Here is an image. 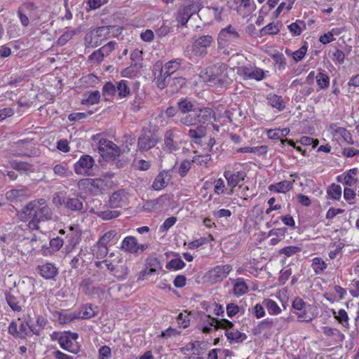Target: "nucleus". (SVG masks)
<instances>
[{"label":"nucleus","mask_w":359,"mask_h":359,"mask_svg":"<svg viewBox=\"0 0 359 359\" xmlns=\"http://www.w3.org/2000/svg\"><path fill=\"white\" fill-rule=\"evenodd\" d=\"M8 332L10 334L16 339H25L27 337L32 334V324L28 321H22L19 327L15 321H12L8 327Z\"/></svg>","instance_id":"1a4fd4ad"},{"label":"nucleus","mask_w":359,"mask_h":359,"mask_svg":"<svg viewBox=\"0 0 359 359\" xmlns=\"http://www.w3.org/2000/svg\"><path fill=\"white\" fill-rule=\"evenodd\" d=\"M119 239L118 233L115 230H109L104 233L98 240V243L103 244L106 246L108 244H114Z\"/></svg>","instance_id":"2f4dec72"},{"label":"nucleus","mask_w":359,"mask_h":359,"mask_svg":"<svg viewBox=\"0 0 359 359\" xmlns=\"http://www.w3.org/2000/svg\"><path fill=\"white\" fill-rule=\"evenodd\" d=\"M93 140H98L99 154L106 161H114L120 156L121 150L113 142L106 138H102L99 134L93 136Z\"/></svg>","instance_id":"20e7f679"},{"label":"nucleus","mask_w":359,"mask_h":359,"mask_svg":"<svg viewBox=\"0 0 359 359\" xmlns=\"http://www.w3.org/2000/svg\"><path fill=\"white\" fill-rule=\"evenodd\" d=\"M210 320V324L214 325L215 330H225V336L230 344H241L247 339L246 334L239 332L234 328V324L227 319H220L208 317Z\"/></svg>","instance_id":"f03ea898"},{"label":"nucleus","mask_w":359,"mask_h":359,"mask_svg":"<svg viewBox=\"0 0 359 359\" xmlns=\"http://www.w3.org/2000/svg\"><path fill=\"white\" fill-rule=\"evenodd\" d=\"M47 323V320L43 316L41 315L37 316L36 319V325L32 324V333L36 336H39L41 333V331L46 325Z\"/></svg>","instance_id":"4c0bfd02"},{"label":"nucleus","mask_w":359,"mask_h":359,"mask_svg":"<svg viewBox=\"0 0 359 359\" xmlns=\"http://www.w3.org/2000/svg\"><path fill=\"white\" fill-rule=\"evenodd\" d=\"M53 172L55 175L60 177H65L72 174V172L69 169V166L66 163H57L53 168Z\"/></svg>","instance_id":"a19ab883"},{"label":"nucleus","mask_w":359,"mask_h":359,"mask_svg":"<svg viewBox=\"0 0 359 359\" xmlns=\"http://www.w3.org/2000/svg\"><path fill=\"white\" fill-rule=\"evenodd\" d=\"M233 294L236 296H241L248 291V286L243 281L238 282L233 285Z\"/></svg>","instance_id":"680f3d73"},{"label":"nucleus","mask_w":359,"mask_h":359,"mask_svg":"<svg viewBox=\"0 0 359 359\" xmlns=\"http://www.w3.org/2000/svg\"><path fill=\"white\" fill-rule=\"evenodd\" d=\"M313 310H315L313 306L309 305L304 310L293 311V313L297 316L299 322L310 323L317 317V313Z\"/></svg>","instance_id":"aec40b11"},{"label":"nucleus","mask_w":359,"mask_h":359,"mask_svg":"<svg viewBox=\"0 0 359 359\" xmlns=\"http://www.w3.org/2000/svg\"><path fill=\"white\" fill-rule=\"evenodd\" d=\"M301 251V248L298 246H287L278 251V254H283L285 257H289L293 255H295Z\"/></svg>","instance_id":"bf43d9fd"},{"label":"nucleus","mask_w":359,"mask_h":359,"mask_svg":"<svg viewBox=\"0 0 359 359\" xmlns=\"http://www.w3.org/2000/svg\"><path fill=\"white\" fill-rule=\"evenodd\" d=\"M280 32V29L278 24L269 23L260 30L261 36L266 34H276Z\"/></svg>","instance_id":"864d4df0"},{"label":"nucleus","mask_w":359,"mask_h":359,"mask_svg":"<svg viewBox=\"0 0 359 359\" xmlns=\"http://www.w3.org/2000/svg\"><path fill=\"white\" fill-rule=\"evenodd\" d=\"M269 71H264L257 67L243 66L240 69V75L243 79H254L257 81L264 79Z\"/></svg>","instance_id":"ddd939ff"},{"label":"nucleus","mask_w":359,"mask_h":359,"mask_svg":"<svg viewBox=\"0 0 359 359\" xmlns=\"http://www.w3.org/2000/svg\"><path fill=\"white\" fill-rule=\"evenodd\" d=\"M177 108L182 114H185L196 110L194 109L192 102L187 98L182 99L177 102Z\"/></svg>","instance_id":"49530a36"},{"label":"nucleus","mask_w":359,"mask_h":359,"mask_svg":"<svg viewBox=\"0 0 359 359\" xmlns=\"http://www.w3.org/2000/svg\"><path fill=\"white\" fill-rule=\"evenodd\" d=\"M233 267L230 264L217 265L207 273V278L211 284L222 282L232 271Z\"/></svg>","instance_id":"9b49d317"},{"label":"nucleus","mask_w":359,"mask_h":359,"mask_svg":"<svg viewBox=\"0 0 359 359\" xmlns=\"http://www.w3.org/2000/svg\"><path fill=\"white\" fill-rule=\"evenodd\" d=\"M292 188V183L290 181L284 180L278 183L271 184L269 189L271 191L277 193H286Z\"/></svg>","instance_id":"473e14b6"},{"label":"nucleus","mask_w":359,"mask_h":359,"mask_svg":"<svg viewBox=\"0 0 359 359\" xmlns=\"http://www.w3.org/2000/svg\"><path fill=\"white\" fill-rule=\"evenodd\" d=\"M149 247L148 244H140L135 236H126L122 241L121 250L126 252L139 255Z\"/></svg>","instance_id":"9d476101"},{"label":"nucleus","mask_w":359,"mask_h":359,"mask_svg":"<svg viewBox=\"0 0 359 359\" xmlns=\"http://www.w3.org/2000/svg\"><path fill=\"white\" fill-rule=\"evenodd\" d=\"M327 194L330 199L339 200L341 196V187L333 183L328 187Z\"/></svg>","instance_id":"c03bdc74"},{"label":"nucleus","mask_w":359,"mask_h":359,"mask_svg":"<svg viewBox=\"0 0 359 359\" xmlns=\"http://www.w3.org/2000/svg\"><path fill=\"white\" fill-rule=\"evenodd\" d=\"M316 79L317 85L320 90H325L329 87L330 77L323 69H318V72L316 76Z\"/></svg>","instance_id":"c9c22d12"},{"label":"nucleus","mask_w":359,"mask_h":359,"mask_svg":"<svg viewBox=\"0 0 359 359\" xmlns=\"http://www.w3.org/2000/svg\"><path fill=\"white\" fill-rule=\"evenodd\" d=\"M140 73V71L130 65L129 67L123 69L121 72V74L123 77L133 78L138 75Z\"/></svg>","instance_id":"338daca9"},{"label":"nucleus","mask_w":359,"mask_h":359,"mask_svg":"<svg viewBox=\"0 0 359 359\" xmlns=\"http://www.w3.org/2000/svg\"><path fill=\"white\" fill-rule=\"evenodd\" d=\"M11 166L20 172H33L34 171V168L33 165L27 163L26 162L13 161H11Z\"/></svg>","instance_id":"79ce46f5"},{"label":"nucleus","mask_w":359,"mask_h":359,"mask_svg":"<svg viewBox=\"0 0 359 359\" xmlns=\"http://www.w3.org/2000/svg\"><path fill=\"white\" fill-rule=\"evenodd\" d=\"M100 100V93L98 90H95L89 93L86 100H83L82 104H95L99 102Z\"/></svg>","instance_id":"6e6d98bb"},{"label":"nucleus","mask_w":359,"mask_h":359,"mask_svg":"<svg viewBox=\"0 0 359 359\" xmlns=\"http://www.w3.org/2000/svg\"><path fill=\"white\" fill-rule=\"evenodd\" d=\"M95 165L94 158L88 154L82 155L79 161L74 165L76 174L83 176H90Z\"/></svg>","instance_id":"f8f14e48"},{"label":"nucleus","mask_w":359,"mask_h":359,"mask_svg":"<svg viewBox=\"0 0 359 359\" xmlns=\"http://www.w3.org/2000/svg\"><path fill=\"white\" fill-rule=\"evenodd\" d=\"M97 306L91 304H86L81 307L79 315L83 319H89L97 315Z\"/></svg>","instance_id":"72a5a7b5"},{"label":"nucleus","mask_w":359,"mask_h":359,"mask_svg":"<svg viewBox=\"0 0 359 359\" xmlns=\"http://www.w3.org/2000/svg\"><path fill=\"white\" fill-rule=\"evenodd\" d=\"M309 304H306L302 298L299 297H296L292 303V307L293 309V311H298L300 310H304L306 307L309 306Z\"/></svg>","instance_id":"0e129e2a"},{"label":"nucleus","mask_w":359,"mask_h":359,"mask_svg":"<svg viewBox=\"0 0 359 359\" xmlns=\"http://www.w3.org/2000/svg\"><path fill=\"white\" fill-rule=\"evenodd\" d=\"M288 29L293 36H299L302 31L306 29V23L303 20H297L287 26Z\"/></svg>","instance_id":"58836bf2"},{"label":"nucleus","mask_w":359,"mask_h":359,"mask_svg":"<svg viewBox=\"0 0 359 359\" xmlns=\"http://www.w3.org/2000/svg\"><path fill=\"white\" fill-rule=\"evenodd\" d=\"M67 238L68 242L67 249L68 251H72L81 241V233L72 231L67 235Z\"/></svg>","instance_id":"37998d69"},{"label":"nucleus","mask_w":359,"mask_h":359,"mask_svg":"<svg viewBox=\"0 0 359 359\" xmlns=\"http://www.w3.org/2000/svg\"><path fill=\"white\" fill-rule=\"evenodd\" d=\"M273 327V318H266L255 326L252 330V332L254 335H259L264 332H269Z\"/></svg>","instance_id":"c85d7f7f"},{"label":"nucleus","mask_w":359,"mask_h":359,"mask_svg":"<svg viewBox=\"0 0 359 359\" xmlns=\"http://www.w3.org/2000/svg\"><path fill=\"white\" fill-rule=\"evenodd\" d=\"M358 172L357 168H351L337 176L336 180L339 183L351 187L358 182V179L355 177L358 175Z\"/></svg>","instance_id":"a211bd4d"},{"label":"nucleus","mask_w":359,"mask_h":359,"mask_svg":"<svg viewBox=\"0 0 359 359\" xmlns=\"http://www.w3.org/2000/svg\"><path fill=\"white\" fill-rule=\"evenodd\" d=\"M333 314L334 316V318L339 321L340 324H341L346 328H349V318L345 310L340 309L337 313L334 311H333Z\"/></svg>","instance_id":"603ef678"},{"label":"nucleus","mask_w":359,"mask_h":359,"mask_svg":"<svg viewBox=\"0 0 359 359\" xmlns=\"http://www.w3.org/2000/svg\"><path fill=\"white\" fill-rule=\"evenodd\" d=\"M100 287H95L90 278L83 279L80 284V289L87 295L93 296L97 293Z\"/></svg>","instance_id":"e433bc0d"},{"label":"nucleus","mask_w":359,"mask_h":359,"mask_svg":"<svg viewBox=\"0 0 359 359\" xmlns=\"http://www.w3.org/2000/svg\"><path fill=\"white\" fill-rule=\"evenodd\" d=\"M202 5L199 1L191 2L190 4L180 8L176 20L181 26L185 25L191 17L199 12Z\"/></svg>","instance_id":"6e6552de"},{"label":"nucleus","mask_w":359,"mask_h":359,"mask_svg":"<svg viewBox=\"0 0 359 359\" xmlns=\"http://www.w3.org/2000/svg\"><path fill=\"white\" fill-rule=\"evenodd\" d=\"M170 77L165 74L163 69L161 68L159 75L155 78L156 86L160 89L165 88L170 83Z\"/></svg>","instance_id":"de8ad7c7"},{"label":"nucleus","mask_w":359,"mask_h":359,"mask_svg":"<svg viewBox=\"0 0 359 359\" xmlns=\"http://www.w3.org/2000/svg\"><path fill=\"white\" fill-rule=\"evenodd\" d=\"M109 32L108 27L103 26L93 29L85 36L84 41L86 46L91 48L99 46L107 38Z\"/></svg>","instance_id":"0eeeda50"},{"label":"nucleus","mask_w":359,"mask_h":359,"mask_svg":"<svg viewBox=\"0 0 359 359\" xmlns=\"http://www.w3.org/2000/svg\"><path fill=\"white\" fill-rule=\"evenodd\" d=\"M78 334L70 332H64L62 336L60 337V346L62 348L68 351L73 352L72 347L73 346L72 340L78 339Z\"/></svg>","instance_id":"393cba45"},{"label":"nucleus","mask_w":359,"mask_h":359,"mask_svg":"<svg viewBox=\"0 0 359 359\" xmlns=\"http://www.w3.org/2000/svg\"><path fill=\"white\" fill-rule=\"evenodd\" d=\"M111 357V350L108 346H102L98 350L99 359H109Z\"/></svg>","instance_id":"774afa93"},{"label":"nucleus","mask_w":359,"mask_h":359,"mask_svg":"<svg viewBox=\"0 0 359 359\" xmlns=\"http://www.w3.org/2000/svg\"><path fill=\"white\" fill-rule=\"evenodd\" d=\"M327 265L320 257H314L312 259L311 267L316 274H321L326 269Z\"/></svg>","instance_id":"a18cd8bd"},{"label":"nucleus","mask_w":359,"mask_h":359,"mask_svg":"<svg viewBox=\"0 0 359 359\" xmlns=\"http://www.w3.org/2000/svg\"><path fill=\"white\" fill-rule=\"evenodd\" d=\"M172 121L176 124L181 123L186 126H196L198 123L196 110L185 114H182L179 118H175Z\"/></svg>","instance_id":"a878e982"},{"label":"nucleus","mask_w":359,"mask_h":359,"mask_svg":"<svg viewBox=\"0 0 359 359\" xmlns=\"http://www.w3.org/2000/svg\"><path fill=\"white\" fill-rule=\"evenodd\" d=\"M53 215L50 208L44 198L34 200L22 209L19 214L21 220L29 219L28 226L33 230L39 229V223L51 219Z\"/></svg>","instance_id":"f257e3e1"},{"label":"nucleus","mask_w":359,"mask_h":359,"mask_svg":"<svg viewBox=\"0 0 359 359\" xmlns=\"http://www.w3.org/2000/svg\"><path fill=\"white\" fill-rule=\"evenodd\" d=\"M116 96L118 99L126 98L130 94V89L128 81L126 80H121L116 81Z\"/></svg>","instance_id":"cd10ccee"},{"label":"nucleus","mask_w":359,"mask_h":359,"mask_svg":"<svg viewBox=\"0 0 359 359\" xmlns=\"http://www.w3.org/2000/svg\"><path fill=\"white\" fill-rule=\"evenodd\" d=\"M191 163L192 161L189 160L182 161L178 168V173L180 177H184L187 175L191 168Z\"/></svg>","instance_id":"4d7b16f0"},{"label":"nucleus","mask_w":359,"mask_h":359,"mask_svg":"<svg viewBox=\"0 0 359 359\" xmlns=\"http://www.w3.org/2000/svg\"><path fill=\"white\" fill-rule=\"evenodd\" d=\"M267 102L273 108L277 109L279 111L284 110L285 103L280 95L274 93H269L266 97Z\"/></svg>","instance_id":"c756f323"},{"label":"nucleus","mask_w":359,"mask_h":359,"mask_svg":"<svg viewBox=\"0 0 359 359\" xmlns=\"http://www.w3.org/2000/svg\"><path fill=\"white\" fill-rule=\"evenodd\" d=\"M182 61L183 60L181 58H175L167 62L164 65V67H162L163 69V72H165L166 75L170 76L172 74L180 69Z\"/></svg>","instance_id":"7c9ffc66"},{"label":"nucleus","mask_w":359,"mask_h":359,"mask_svg":"<svg viewBox=\"0 0 359 359\" xmlns=\"http://www.w3.org/2000/svg\"><path fill=\"white\" fill-rule=\"evenodd\" d=\"M241 36L238 29L231 25H229L225 28L222 29L217 36L218 49H223L231 45L238 43Z\"/></svg>","instance_id":"39448f33"},{"label":"nucleus","mask_w":359,"mask_h":359,"mask_svg":"<svg viewBox=\"0 0 359 359\" xmlns=\"http://www.w3.org/2000/svg\"><path fill=\"white\" fill-rule=\"evenodd\" d=\"M180 130L177 127L168 128L163 134V145L164 151L173 153L180 148Z\"/></svg>","instance_id":"423d86ee"},{"label":"nucleus","mask_w":359,"mask_h":359,"mask_svg":"<svg viewBox=\"0 0 359 359\" xmlns=\"http://www.w3.org/2000/svg\"><path fill=\"white\" fill-rule=\"evenodd\" d=\"M95 214L97 217L104 220H109L118 217L121 215V212L116 210H105L98 211Z\"/></svg>","instance_id":"09e8293b"},{"label":"nucleus","mask_w":359,"mask_h":359,"mask_svg":"<svg viewBox=\"0 0 359 359\" xmlns=\"http://www.w3.org/2000/svg\"><path fill=\"white\" fill-rule=\"evenodd\" d=\"M211 160L210 154L198 155L193 157L192 163H195L199 165H206Z\"/></svg>","instance_id":"69168bd1"},{"label":"nucleus","mask_w":359,"mask_h":359,"mask_svg":"<svg viewBox=\"0 0 359 359\" xmlns=\"http://www.w3.org/2000/svg\"><path fill=\"white\" fill-rule=\"evenodd\" d=\"M80 32L79 29L67 30L57 39V45L62 46L65 45L72 37Z\"/></svg>","instance_id":"3c124183"},{"label":"nucleus","mask_w":359,"mask_h":359,"mask_svg":"<svg viewBox=\"0 0 359 359\" xmlns=\"http://www.w3.org/2000/svg\"><path fill=\"white\" fill-rule=\"evenodd\" d=\"M83 199L78 197H67L66 199L63 200V203L67 209L72 211H81L85 212L84 206H83Z\"/></svg>","instance_id":"b1692460"},{"label":"nucleus","mask_w":359,"mask_h":359,"mask_svg":"<svg viewBox=\"0 0 359 359\" xmlns=\"http://www.w3.org/2000/svg\"><path fill=\"white\" fill-rule=\"evenodd\" d=\"M36 271L46 280H55L58 274V268L55 264L50 262L37 266Z\"/></svg>","instance_id":"4468645a"},{"label":"nucleus","mask_w":359,"mask_h":359,"mask_svg":"<svg viewBox=\"0 0 359 359\" xmlns=\"http://www.w3.org/2000/svg\"><path fill=\"white\" fill-rule=\"evenodd\" d=\"M292 320L290 317L288 318H273V327H276L277 330L287 328V324Z\"/></svg>","instance_id":"5fc2aeb1"},{"label":"nucleus","mask_w":359,"mask_h":359,"mask_svg":"<svg viewBox=\"0 0 359 359\" xmlns=\"http://www.w3.org/2000/svg\"><path fill=\"white\" fill-rule=\"evenodd\" d=\"M34 280L31 278H27L18 283V290L21 292L22 297H28L34 294Z\"/></svg>","instance_id":"bb28decb"},{"label":"nucleus","mask_w":359,"mask_h":359,"mask_svg":"<svg viewBox=\"0 0 359 359\" xmlns=\"http://www.w3.org/2000/svg\"><path fill=\"white\" fill-rule=\"evenodd\" d=\"M197 123L198 125H203L211 122L212 119L215 121V112L214 110L209 107H203L196 109Z\"/></svg>","instance_id":"dca6fc26"},{"label":"nucleus","mask_w":359,"mask_h":359,"mask_svg":"<svg viewBox=\"0 0 359 359\" xmlns=\"http://www.w3.org/2000/svg\"><path fill=\"white\" fill-rule=\"evenodd\" d=\"M167 172L165 171L161 172L155 178L152 184V188L156 191H160L167 186L165 178Z\"/></svg>","instance_id":"ea45409f"},{"label":"nucleus","mask_w":359,"mask_h":359,"mask_svg":"<svg viewBox=\"0 0 359 359\" xmlns=\"http://www.w3.org/2000/svg\"><path fill=\"white\" fill-rule=\"evenodd\" d=\"M27 197V190L24 189H11L6 193V198L11 201H21Z\"/></svg>","instance_id":"f704fd0d"},{"label":"nucleus","mask_w":359,"mask_h":359,"mask_svg":"<svg viewBox=\"0 0 359 359\" xmlns=\"http://www.w3.org/2000/svg\"><path fill=\"white\" fill-rule=\"evenodd\" d=\"M157 142L158 139L154 135L144 133L139 137L137 146L140 151H148L154 147Z\"/></svg>","instance_id":"2eb2a0df"},{"label":"nucleus","mask_w":359,"mask_h":359,"mask_svg":"<svg viewBox=\"0 0 359 359\" xmlns=\"http://www.w3.org/2000/svg\"><path fill=\"white\" fill-rule=\"evenodd\" d=\"M272 59L276 65H278L279 69H284L286 67V60L283 54L277 53L271 55Z\"/></svg>","instance_id":"e2e57ef3"},{"label":"nucleus","mask_w":359,"mask_h":359,"mask_svg":"<svg viewBox=\"0 0 359 359\" xmlns=\"http://www.w3.org/2000/svg\"><path fill=\"white\" fill-rule=\"evenodd\" d=\"M185 263L180 258L171 259L167 264L166 268L168 269H172L175 270H179L184 268Z\"/></svg>","instance_id":"052dcab7"},{"label":"nucleus","mask_w":359,"mask_h":359,"mask_svg":"<svg viewBox=\"0 0 359 359\" xmlns=\"http://www.w3.org/2000/svg\"><path fill=\"white\" fill-rule=\"evenodd\" d=\"M219 69L216 66L206 69V72L202 76L205 81L217 84L223 82L224 78L219 72Z\"/></svg>","instance_id":"f3484780"},{"label":"nucleus","mask_w":359,"mask_h":359,"mask_svg":"<svg viewBox=\"0 0 359 359\" xmlns=\"http://www.w3.org/2000/svg\"><path fill=\"white\" fill-rule=\"evenodd\" d=\"M224 177L227 180L228 185L234 188L239 182L245 180L246 173L245 171L232 172L231 171L227 170L224 172Z\"/></svg>","instance_id":"412c9836"},{"label":"nucleus","mask_w":359,"mask_h":359,"mask_svg":"<svg viewBox=\"0 0 359 359\" xmlns=\"http://www.w3.org/2000/svg\"><path fill=\"white\" fill-rule=\"evenodd\" d=\"M263 303L270 315H278L281 312L280 308L275 301L266 299Z\"/></svg>","instance_id":"8fccbe9b"},{"label":"nucleus","mask_w":359,"mask_h":359,"mask_svg":"<svg viewBox=\"0 0 359 359\" xmlns=\"http://www.w3.org/2000/svg\"><path fill=\"white\" fill-rule=\"evenodd\" d=\"M126 199V193L124 190L116 191L111 195L109 198V206L112 208H121L125 204Z\"/></svg>","instance_id":"5701e85b"},{"label":"nucleus","mask_w":359,"mask_h":359,"mask_svg":"<svg viewBox=\"0 0 359 359\" xmlns=\"http://www.w3.org/2000/svg\"><path fill=\"white\" fill-rule=\"evenodd\" d=\"M207 128L203 125H196V128L188 130V136L195 144H201V140L206 135Z\"/></svg>","instance_id":"4be33fe9"},{"label":"nucleus","mask_w":359,"mask_h":359,"mask_svg":"<svg viewBox=\"0 0 359 359\" xmlns=\"http://www.w3.org/2000/svg\"><path fill=\"white\" fill-rule=\"evenodd\" d=\"M83 255V250H81L80 252L71 259L69 264L72 269H76L82 265L84 262Z\"/></svg>","instance_id":"13d9d810"},{"label":"nucleus","mask_w":359,"mask_h":359,"mask_svg":"<svg viewBox=\"0 0 359 359\" xmlns=\"http://www.w3.org/2000/svg\"><path fill=\"white\" fill-rule=\"evenodd\" d=\"M6 299L14 311H20L22 310V297L13 290H10L5 293Z\"/></svg>","instance_id":"6ab92c4d"},{"label":"nucleus","mask_w":359,"mask_h":359,"mask_svg":"<svg viewBox=\"0 0 359 359\" xmlns=\"http://www.w3.org/2000/svg\"><path fill=\"white\" fill-rule=\"evenodd\" d=\"M214 43L211 35H202L194 36L191 45V53L188 50L184 52V55L190 60L194 57H204L208 54V48Z\"/></svg>","instance_id":"7ed1b4c3"}]
</instances>
